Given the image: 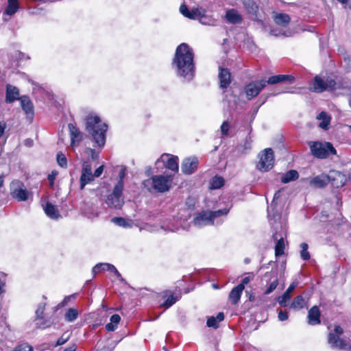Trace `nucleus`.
I'll return each mask as SVG.
<instances>
[{
  "mask_svg": "<svg viewBox=\"0 0 351 351\" xmlns=\"http://www.w3.org/2000/svg\"><path fill=\"white\" fill-rule=\"evenodd\" d=\"M270 34L274 36H283L285 37H289L292 36V33L290 30H278L277 29H273L270 31Z\"/></svg>",
  "mask_w": 351,
  "mask_h": 351,
  "instance_id": "nucleus-40",
  "label": "nucleus"
},
{
  "mask_svg": "<svg viewBox=\"0 0 351 351\" xmlns=\"http://www.w3.org/2000/svg\"><path fill=\"white\" fill-rule=\"evenodd\" d=\"M58 173L56 171H53L48 176V180L49 182L50 186H53L54 184V180L56 179V177L57 176Z\"/></svg>",
  "mask_w": 351,
  "mask_h": 351,
  "instance_id": "nucleus-53",
  "label": "nucleus"
},
{
  "mask_svg": "<svg viewBox=\"0 0 351 351\" xmlns=\"http://www.w3.org/2000/svg\"><path fill=\"white\" fill-rule=\"evenodd\" d=\"M171 180V176H155L152 178V185L156 191L163 193L169 191Z\"/></svg>",
  "mask_w": 351,
  "mask_h": 351,
  "instance_id": "nucleus-10",
  "label": "nucleus"
},
{
  "mask_svg": "<svg viewBox=\"0 0 351 351\" xmlns=\"http://www.w3.org/2000/svg\"><path fill=\"white\" fill-rule=\"evenodd\" d=\"M180 12L183 16L186 17V15L189 14V10L185 4H182L180 7Z\"/></svg>",
  "mask_w": 351,
  "mask_h": 351,
  "instance_id": "nucleus-58",
  "label": "nucleus"
},
{
  "mask_svg": "<svg viewBox=\"0 0 351 351\" xmlns=\"http://www.w3.org/2000/svg\"><path fill=\"white\" fill-rule=\"evenodd\" d=\"M259 161L256 169L261 171L266 172L272 169L274 165V152L271 148H266L258 154Z\"/></svg>",
  "mask_w": 351,
  "mask_h": 351,
  "instance_id": "nucleus-7",
  "label": "nucleus"
},
{
  "mask_svg": "<svg viewBox=\"0 0 351 351\" xmlns=\"http://www.w3.org/2000/svg\"><path fill=\"white\" fill-rule=\"evenodd\" d=\"M298 282H293L282 295L278 298V302L281 306H287V302L291 298V294L298 286Z\"/></svg>",
  "mask_w": 351,
  "mask_h": 351,
  "instance_id": "nucleus-18",
  "label": "nucleus"
},
{
  "mask_svg": "<svg viewBox=\"0 0 351 351\" xmlns=\"http://www.w3.org/2000/svg\"><path fill=\"white\" fill-rule=\"evenodd\" d=\"M219 78L220 87L222 88H227L231 82V74L228 69L219 67Z\"/></svg>",
  "mask_w": 351,
  "mask_h": 351,
  "instance_id": "nucleus-19",
  "label": "nucleus"
},
{
  "mask_svg": "<svg viewBox=\"0 0 351 351\" xmlns=\"http://www.w3.org/2000/svg\"><path fill=\"white\" fill-rule=\"evenodd\" d=\"M194 55L192 49L186 43H182L177 47L172 62V67L177 75L186 81H191L195 76Z\"/></svg>",
  "mask_w": 351,
  "mask_h": 351,
  "instance_id": "nucleus-1",
  "label": "nucleus"
},
{
  "mask_svg": "<svg viewBox=\"0 0 351 351\" xmlns=\"http://www.w3.org/2000/svg\"><path fill=\"white\" fill-rule=\"evenodd\" d=\"M162 162L165 167L174 172H178V158L168 154H163L160 158L157 160L156 164Z\"/></svg>",
  "mask_w": 351,
  "mask_h": 351,
  "instance_id": "nucleus-12",
  "label": "nucleus"
},
{
  "mask_svg": "<svg viewBox=\"0 0 351 351\" xmlns=\"http://www.w3.org/2000/svg\"><path fill=\"white\" fill-rule=\"evenodd\" d=\"M19 8L18 0H8V5L3 14L12 16L18 11Z\"/></svg>",
  "mask_w": 351,
  "mask_h": 351,
  "instance_id": "nucleus-29",
  "label": "nucleus"
},
{
  "mask_svg": "<svg viewBox=\"0 0 351 351\" xmlns=\"http://www.w3.org/2000/svg\"><path fill=\"white\" fill-rule=\"evenodd\" d=\"M45 309V304L40 303L38 304L36 311V320H39L40 318L43 317L44 311Z\"/></svg>",
  "mask_w": 351,
  "mask_h": 351,
  "instance_id": "nucleus-43",
  "label": "nucleus"
},
{
  "mask_svg": "<svg viewBox=\"0 0 351 351\" xmlns=\"http://www.w3.org/2000/svg\"><path fill=\"white\" fill-rule=\"evenodd\" d=\"M308 145L312 155L317 158H326L337 154L333 145L328 142L310 141Z\"/></svg>",
  "mask_w": 351,
  "mask_h": 351,
  "instance_id": "nucleus-6",
  "label": "nucleus"
},
{
  "mask_svg": "<svg viewBox=\"0 0 351 351\" xmlns=\"http://www.w3.org/2000/svg\"><path fill=\"white\" fill-rule=\"evenodd\" d=\"M241 2L249 14L256 16L258 12V6L254 0H241Z\"/></svg>",
  "mask_w": 351,
  "mask_h": 351,
  "instance_id": "nucleus-26",
  "label": "nucleus"
},
{
  "mask_svg": "<svg viewBox=\"0 0 351 351\" xmlns=\"http://www.w3.org/2000/svg\"><path fill=\"white\" fill-rule=\"evenodd\" d=\"M70 338V335H66V334H64L62 335L57 341L56 343V346H62L63 344H64L65 343H66L69 339Z\"/></svg>",
  "mask_w": 351,
  "mask_h": 351,
  "instance_id": "nucleus-48",
  "label": "nucleus"
},
{
  "mask_svg": "<svg viewBox=\"0 0 351 351\" xmlns=\"http://www.w3.org/2000/svg\"><path fill=\"white\" fill-rule=\"evenodd\" d=\"M45 214L51 219H56L60 217L57 207L51 203L47 202L44 208Z\"/></svg>",
  "mask_w": 351,
  "mask_h": 351,
  "instance_id": "nucleus-28",
  "label": "nucleus"
},
{
  "mask_svg": "<svg viewBox=\"0 0 351 351\" xmlns=\"http://www.w3.org/2000/svg\"><path fill=\"white\" fill-rule=\"evenodd\" d=\"M289 315L287 311H280L278 313V319L281 322L285 321L288 319Z\"/></svg>",
  "mask_w": 351,
  "mask_h": 351,
  "instance_id": "nucleus-54",
  "label": "nucleus"
},
{
  "mask_svg": "<svg viewBox=\"0 0 351 351\" xmlns=\"http://www.w3.org/2000/svg\"><path fill=\"white\" fill-rule=\"evenodd\" d=\"M243 289L244 287L243 285H238L231 290L229 294V300L232 304H238Z\"/></svg>",
  "mask_w": 351,
  "mask_h": 351,
  "instance_id": "nucleus-22",
  "label": "nucleus"
},
{
  "mask_svg": "<svg viewBox=\"0 0 351 351\" xmlns=\"http://www.w3.org/2000/svg\"><path fill=\"white\" fill-rule=\"evenodd\" d=\"M278 285V279L274 280L273 282H271L267 289L265 291V294H269L271 292H273Z\"/></svg>",
  "mask_w": 351,
  "mask_h": 351,
  "instance_id": "nucleus-47",
  "label": "nucleus"
},
{
  "mask_svg": "<svg viewBox=\"0 0 351 351\" xmlns=\"http://www.w3.org/2000/svg\"><path fill=\"white\" fill-rule=\"evenodd\" d=\"M247 276L244 277L242 279L241 283L239 284V285H243V286L244 287H245V285H247L250 281L253 280V278L254 277V275L253 273H247Z\"/></svg>",
  "mask_w": 351,
  "mask_h": 351,
  "instance_id": "nucleus-51",
  "label": "nucleus"
},
{
  "mask_svg": "<svg viewBox=\"0 0 351 351\" xmlns=\"http://www.w3.org/2000/svg\"><path fill=\"white\" fill-rule=\"evenodd\" d=\"M88 150L91 153V158L93 160H95L99 157L98 153H97L95 149H88Z\"/></svg>",
  "mask_w": 351,
  "mask_h": 351,
  "instance_id": "nucleus-63",
  "label": "nucleus"
},
{
  "mask_svg": "<svg viewBox=\"0 0 351 351\" xmlns=\"http://www.w3.org/2000/svg\"><path fill=\"white\" fill-rule=\"evenodd\" d=\"M202 16V14L198 9H193L192 10H189V14L186 15V18L190 19H197Z\"/></svg>",
  "mask_w": 351,
  "mask_h": 351,
  "instance_id": "nucleus-45",
  "label": "nucleus"
},
{
  "mask_svg": "<svg viewBox=\"0 0 351 351\" xmlns=\"http://www.w3.org/2000/svg\"><path fill=\"white\" fill-rule=\"evenodd\" d=\"M104 171V165H101L100 167H99L95 171V173H93V176H94V178H98L99 177L101 173H103Z\"/></svg>",
  "mask_w": 351,
  "mask_h": 351,
  "instance_id": "nucleus-59",
  "label": "nucleus"
},
{
  "mask_svg": "<svg viewBox=\"0 0 351 351\" xmlns=\"http://www.w3.org/2000/svg\"><path fill=\"white\" fill-rule=\"evenodd\" d=\"M79 313L76 308H70L64 314V319L68 322L75 321L78 317Z\"/></svg>",
  "mask_w": 351,
  "mask_h": 351,
  "instance_id": "nucleus-35",
  "label": "nucleus"
},
{
  "mask_svg": "<svg viewBox=\"0 0 351 351\" xmlns=\"http://www.w3.org/2000/svg\"><path fill=\"white\" fill-rule=\"evenodd\" d=\"M57 162L61 167L66 168L67 166L66 158L62 153H58L57 154Z\"/></svg>",
  "mask_w": 351,
  "mask_h": 351,
  "instance_id": "nucleus-42",
  "label": "nucleus"
},
{
  "mask_svg": "<svg viewBox=\"0 0 351 351\" xmlns=\"http://www.w3.org/2000/svg\"><path fill=\"white\" fill-rule=\"evenodd\" d=\"M198 160L196 157L185 158L182 163V171L186 175L192 174L197 168Z\"/></svg>",
  "mask_w": 351,
  "mask_h": 351,
  "instance_id": "nucleus-14",
  "label": "nucleus"
},
{
  "mask_svg": "<svg viewBox=\"0 0 351 351\" xmlns=\"http://www.w3.org/2000/svg\"><path fill=\"white\" fill-rule=\"evenodd\" d=\"M343 333V328L340 326H335L334 330L330 331L328 335V343L333 349L351 351L350 341L339 337Z\"/></svg>",
  "mask_w": 351,
  "mask_h": 351,
  "instance_id": "nucleus-5",
  "label": "nucleus"
},
{
  "mask_svg": "<svg viewBox=\"0 0 351 351\" xmlns=\"http://www.w3.org/2000/svg\"><path fill=\"white\" fill-rule=\"evenodd\" d=\"M285 243L283 238L278 240L275 246V254L276 256H282L284 254Z\"/></svg>",
  "mask_w": 351,
  "mask_h": 351,
  "instance_id": "nucleus-37",
  "label": "nucleus"
},
{
  "mask_svg": "<svg viewBox=\"0 0 351 351\" xmlns=\"http://www.w3.org/2000/svg\"><path fill=\"white\" fill-rule=\"evenodd\" d=\"M311 186L322 189L328 185L330 180L329 176L322 173L312 178L307 179Z\"/></svg>",
  "mask_w": 351,
  "mask_h": 351,
  "instance_id": "nucleus-15",
  "label": "nucleus"
},
{
  "mask_svg": "<svg viewBox=\"0 0 351 351\" xmlns=\"http://www.w3.org/2000/svg\"><path fill=\"white\" fill-rule=\"evenodd\" d=\"M295 78L291 75H273L269 77L267 80L262 79L249 83L245 87V93L248 99H251L256 97L267 84H276L282 82H288L289 84H292Z\"/></svg>",
  "mask_w": 351,
  "mask_h": 351,
  "instance_id": "nucleus-3",
  "label": "nucleus"
},
{
  "mask_svg": "<svg viewBox=\"0 0 351 351\" xmlns=\"http://www.w3.org/2000/svg\"><path fill=\"white\" fill-rule=\"evenodd\" d=\"M104 265H108V263H98L92 269V273L95 275L101 271H107V267Z\"/></svg>",
  "mask_w": 351,
  "mask_h": 351,
  "instance_id": "nucleus-44",
  "label": "nucleus"
},
{
  "mask_svg": "<svg viewBox=\"0 0 351 351\" xmlns=\"http://www.w3.org/2000/svg\"><path fill=\"white\" fill-rule=\"evenodd\" d=\"M311 89L316 93H322L327 89L326 82L319 76H316L314 78Z\"/></svg>",
  "mask_w": 351,
  "mask_h": 351,
  "instance_id": "nucleus-25",
  "label": "nucleus"
},
{
  "mask_svg": "<svg viewBox=\"0 0 351 351\" xmlns=\"http://www.w3.org/2000/svg\"><path fill=\"white\" fill-rule=\"evenodd\" d=\"M121 317L117 314L112 315L110 317V322L115 324L117 326V324L119 323Z\"/></svg>",
  "mask_w": 351,
  "mask_h": 351,
  "instance_id": "nucleus-57",
  "label": "nucleus"
},
{
  "mask_svg": "<svg viewBox=\"0 0 351 351\" xmlns=\"http://www.w3.org/2000/svg\"><path fill=\"white\" fill-rule=\"evenodd\" d=\"M226 19L231 24H240L243 21V17L237 10L230 9L226 11Z\"/></svg>",
  "mask_w": 351,
  "mask_h": 351,
  "instance_id": "nucleus-20",
  "label": "nucleus"
},
{
  "mask_svg": "<svg viewBox=\"0 0 351 351\" xmlns=\"http://www.w3.org/2000/svg\"><path fill=\"white\" fill-rule=\"evenodd\" d=\"M280 197V191H277L274 196V199L271 205L267 208L268 218L271 224L279 221L281 218V215L277 209L276 200Z\"/></svg>",
  "mask_w": 351,
  "mask_h": 351,
  "instance_id": "nucleus-11",
  "label": "nucleus"
},
{
  "mask_svg": "<svg viewBox=\"0 0 351 351\" xmlns=\"http://www.w3.org/2000/svg\"><path fill=\"white\" fill-rule=\"evenodd\" d=\"M308 322L310 325H316L320 323V311L317 306H313L308 311Z\"/></svg>",
  "mask_w": 351,
  "mask_h": 351,
  "instance_id": "nucleus-21",
  "label": "nucleus"
},
{
  "mask_svg": "<svg viewBox=\"0 0 351 351\" xmlns=\"http://www.w3.org/2000/svg\"><path fill=\"white\" fill-rule=\"evenodd\" d=\"M327 88H330L331 89H335L336 86V82L333 80H330L327 81Z\"/></svg>",
  "mask_w": 351,
  "mask_h": 351,
  "instance_id": "nucleus-61",
  "label": "nucleus"
},
{
  "mask_svg": "<svg viewBox=\"0 0 351 351\" xmlns=\"http://www.w3.org/2000/svg\"><path fill=\"white\" fill-rule=\"evenodd\" d=\"M125 169L123 168L121 170V171L119 172V180L117 182V184H119L120 182H121L122 189H123V178H125Z\"/></svg>",
  "mask_w": 351,
  "mask_h": 351,
  "instance_id": "nucleus-55",
  "label": "nucleus"
},
{
  "mask_svg": "<svg viewBox=\"0 0 351 351\" xmlns=\"http://www.w3.org/2000/svg\"><path fill=\"white\" fill-rule=\"evenodd\" d=\"M14 351H33V349L32 346L24 343L17 346Z\"/></svg>",
  "mask_w": 351,
  "mask_h": 351,
  "instance_id": "nucleus-49",
  "label": "nucleus"
},
{
  "mask_svg": "<svg viewBox=\"0 0 351 351\" xmlns=\"http://www.w3.org/2000/svg\"><path fill=\"white\" fill-rule=\"evenodd\" d=\"M68 128L70 132L71 145L73 146L75 142H80L82 140V134L73 124L69 123Z\"/></svg>",
  "mask_w": 351,
  "mask_h": 351,
  "instance_id": "nucleus-24",
  "label": "nucleus"
},
{
  "mask_svg": "<svg viewBox=\"0 0 351 351\" xmlns=\"http://www.w3.org/2000/svg\"><path fill=\"white\" fill-rule=\"evenodd\" d=\"M180 297L178 295H171L168 297L167 300L165 302V303L162 304L166 308H169L173 304H174L178 300Z\"/></svg>",
  "mask_w": 351,
  "mask_h": 351,
  "instance_id": "nucleus-41",
  "label": "nucleus"
},
{
  "mask_svg": "<svg viewBox=\"0 0 351 351\" xmlns=\"http://www.w3.org/2000/svg\"><path fill=\"white\" fill-rule=\"evenodd\" d=\"M86 130L98 147L104 146L108 125L102 122L99 116L95 113H90L86 117Z\"/></svg>",
  "mask_w": 351,
  "mask_h": 351,
  "instance_id": "nucleus-2",
  "label": "nucleus"
},
{
  "mask_svg": "<svg viewBox=\"0 0 351 351\" xmlns=\"http://www.w3.org/2000/svg\"><path fill=\"white\" fill-rule=\"evenodd\" d=\"M230 129V125L227 121L223 122L221 126V132L222 135L226 136L228 135V131Z\"/></svg>",
  "mask_w": 351,
  "mask_h": 351,
  "instance_id": "nucleus-50",
  "label": "nucleus"
},
{
  "mask_svg": "<svg viewBox=\"0 0 351 351\" xmlns=\"http://www.w3.org/2000/svg\"><path fill=\"white\" fill-rule=\"evenodd\" d=\"M301 251H300V256L301 258L304 260L307 261L310 258V254L308 252V245L306 243H302L300 245Z\"/></svg>",
  "mask_w": 351,
  "mask_h": 351,
  "instance_id": "nucleus-39",
  "label": "nucleus"
},
{
  "mask_svg": "<svg viewBox=\"0 0 351 351\" xmlns=\"http://www.w3.org/2000/svg\"><path fill=\"white\" fill-rule=\"evenodd\" d=\"M21 104L23 110L25 112L27 115L34 114L33 104L28 97L23 96L21 97Z\"/></svg>",
  "mask_w": 351,
  "mask_h": 351,
  "instance_id": "nucleus-27",
  "label": "nucleus"
},
{
  "mask_svg": "<svg viewBox=\"0 0 351 351\" xmlns=\"http://www.w3.org/2000/svg\"><path fill=\"white\" fill-rule=\"evenodd\" d=\"M123 191L121 182L117 184L112 191V193L107 196L106 203L112 208L120 209L124 204L123 197Z\"/></svg>",
  "mask_w": 351,
  "mask_h": 351,
  "instance_id": "nucleus-8",
  "label": "nucleus"
},
{
  "mask_svg": "<svg viewBox=\"0 0 351 351\" xmlns=\"http://www.w3.org/2000/svg\"><path fill=\"white\" fill-rule=\"evenodd\" d=\"M5 283L3 281L0 280V294L3 292V287H4Z\"/></svg>",
  "mask_w": 351,
  "mask_h": 351,
  "instance_id": "nucleus-64",
  "label": "nucleus"
},
{
  "mask_svg": "<svg viewBox=\"0 0 351 351\" xmlns=\"http://www.w3.org/2000/svg\"><path fill=\"white\" fill-rule=\"evenodd\" d=\"M184 213H185V215H182L180 217H177V225L175 226H172L171 228H169V230L170 231H175L178 230L180 228V226H182V221H185L187 220L188 218L190 217V213L189 212L188 209H184L183 210Z\"/></svg>",
  "mask_w": 351,
  "mask_h": 351,
  "instance_id": "nucleus-33",
  "label": "nucleus"
},
{
  "mask_svg": "<svg viewBox=\"0 0 351 351\" xmlns=\"http://www.w3.org/2000/svg\"><path fill=\"white\" fill-rule=\"evenodd\" d=\"M10 191L12 197L19 202H24L28 198L29 193L24 184L19 180L11 183Z\"/></svg>",
  "mask_w": 351,
  "mask_h": 351,
  "instance_id": "nucleus-9",
  "label": "nucleus"
},
{
  "mask_svg": "<svg viewBox=\"0 0 351 351\" xmlns=\"http://www.w3.org/2000/svg\"><path fill=\"white\" fill-rule=\"evenodd\" d=\"M299 174L295 170H289L281 177L282 183H288L298 178Z\"/></svg>",
  "mask_w": 351,
  "mask_h": 351,
  "instance_id": "nucleus-31",
  "label": "nucleus"
},
{
  "mask_svg": "<svg viewBox=\"0 0 351 351\" xmlns=\"http://www.w3.org/2000/svg\"><path fill=\"white\" fill-rule=\"evenodd\" d=\"M21 99L19 88L11 84L6 85L5 102L11 104L16 100Z\"/></svg>",
  "mask_w": 351,
  "mask_h": 351,
  "instance_id": "nucleus-16",
  "label": "nucleus"
},
{
  "mask_svg": "<svg viewBox=\"0 0 351 351\" xmlns=\"http://www.w3.org/2000/svg\"><path fill=\"white\" fill-rule=\"evenodd\" d=\"M104 266L107 267V271L113 272L117 276V277L118 278L121 277L120 273L117 271V269L113 265L108 263V265H104Z\"/></svg>",
  "mask_w": 351,
  "mask_h": 351,
  "instance_id": "nucleus-52",
  "label": "nucleus"
},
{
  "mask_svg": "<svg viewBox=\"0 0 351 351\" xmlns=\"http://www.w3.org/2000/svg\"><path fill=\"white\" fill-rule=\"evenodd\" d=\"M71 298H75V295H71L65 297L64 298V300L60 303L58 304V308H61V307L64 306V305H66Z\"/></svg>",
  "mask_w": 351,
  "mask_h": 351,
  "instance_id": "nucleus-56",
  "label": "nucleus"
},
{
  "mask_svg": "<svg viewBox=\"0 0 351 351\" xmlns=\"http://www.w3.org/2000/svg\"><path fill=\"white\" fill-rule=\"evenodd\" d=\"M224 319L223 313H219L215 317H210L208 319L206 324L208 327H213L214 328H217L219 326V322L223 321Z\"/></svg>",
  "mask_w": 351,
  "mask_h": 351,
  "instance_id": "nucleus-30",
  "label": "nucleus"
},
{
  "mask_svg": "<svg viewBox=\"0 0 351 351\" xmlns=\"http://www.w3.org/2000/svg\"><path fill=\"white\" fill-rule=\"evenodd\" d=\"M117 326L111 322H110L106 325V329L108 331H114L117 329Z\"/></svg>",
  "mask_w": 351,
  "mask_h": 351,
  "instance_id": "nucleus-60",
  "label": "nucleus"
},
{
  "mask_svg": "<svg viewBox=\"0 0 351 351\" xmlns=\"http://www.w3.org/2000/svg\"><path fill=\"white\" fill-rule=\"evenodd\" d=\"M317 119L321 120L319 123V127L324 130H327L330 122V117L325 112H320Z\"/></svg>",
  "mask_w": 351,
  "mask_h": 351,
  "instance_id": "nucleus-32",
  "label": "nucleus"
},
{
  "mask_svg": "<svg viewBox=\"0 0 351 351\" xmlns=\"http://www.w3.org/2000/svg\"><path fill=\"white\" fill-rule=\"evenodd\" d=\"M94 180V176L92 173V167L88 162H84L82 165V175L80 177V189L91 182Z\"/></svg>",
  "mask_w": 351,
  "mask_h": 351,
  "instance_id": "nucleus-13",
  "label": "nucleus"
},
{
  "mask_svg": "<svg viewBox=\"0 0 351 351\" xmlns=\"http://www.w3.org/2000/svg\"><path fill=\"white\" fill-rule=\"evenodd\" d=\"M272 19L277 25L282 27H286L291 21V18L288 14L277 12H272Z\"/></svg>",
  "mask_w": 351,
  "mask_h": 351,
  "instance_id": "nucleus-17",
  "label": "nucleus"
},
{
  "mask_svg": "<svg viewBox=\"0 0 351 351\" xmlns=\"http://www.w3.org/2000/svg\"><path fill=\"white\" fill-rule=\"evenodd\" d=\"M5 128L6 123L3 121H0V137L3 135Z\"/></svg>",
  "mask_w": 351,
  "mask_h": 351,
  "instance_id": "nucleus-62",
  "label": "nucleus"
},
{
  "mask_svg": "<svg viewBox=\"0 0 351 351\" xmlns=\"http://www.w3.org/2000/svg\"><path fill=\"white\" fill-rule=\"evenodd\" d=\"M81 210L89 219L97 217L99 215L97 209L93 204L90 203H84V206L81 208Z\"/></svg>",
  "mask_w": 351,
  "mask_h": 351,
  "instance_id": "nucleus-23",
  "label": "nucleus"
},
{
  "mask_svg": "<svg viewBox=\"0 0 351 351\" xmlns=\"http://www.w3.org/2000/svg\"><path fill=\"white\" fill-rule=\"evenodd\" d=\"M229 212V209L223 208L216 211L203 210L196 214L193 219L194 225L201 228L205 226L220 224L222 220L221 217H225Z\"/></svg>",
  "mask_w": 351,
  "mask_h": 351,
  "instance_id": "nucleus-4",
  "label": "nucleus"
},
{
  "mask_svg": "<svg viewBox=\"0 0 351 351\" xmlns=\"http://www.w3.org/2000/svg\"><path fill=\"white\" fill-rule=\"evenodd\" d=\"M305 305V300L302 295H298L294 298L291 304V308L294 310H300Z\"/></svg>",
  "mask_w": 351,
  "mask_h": 351,
  "instance_id": "nucleus-36",
  "label": "nucleus"
},
{
  "mask_svg": "<svg viewBox=\"0 0 351 351\" xmlns=\"http://www.w3.org/2000/svg\"><path fill=\"white\" fill-rule=\"evenodd\" d=\"M112 221L121 227H127L129 226L128 223L123 217H114Z\"/></svg>",
  "mask_w": 351,
  "mask_h": 351,
  "instance_id": "nucleus-46",
  "label": "nucleus"
},
{
  "mask_svg": "<svg viewBox=\"0 0 351 351\" xmlns=\"http://www.w3.org/2000/svg\"><path fill=\"white\" fill-rule=\"evenodd\" d=\"M224 184V179L221 176L213 177L210 182V189H218L223 186Z\"/></svg>",
  "mask_w": 351,
  "mask_h": 351,
  "instance_id": "nucleus-34",
  "label": "nucleus"
},
{
  "mask_svg": "<svg viewBox=\"0 0 351 351\" xmlns=\"http://www.w3.org/2000/svg\"><path fill=\"white\" fill-rule=\"evenodd\" d=\"M53 324L51 319H45L43 317L40 318L39 320H36V324L38 328L45 329L50 327Z\"/></svg>",
  "mask_w": 351,
  "mask_h": 351,
  "instance_id": "nucleus-38",
  "label": "nucleus"
}]
</instances>
